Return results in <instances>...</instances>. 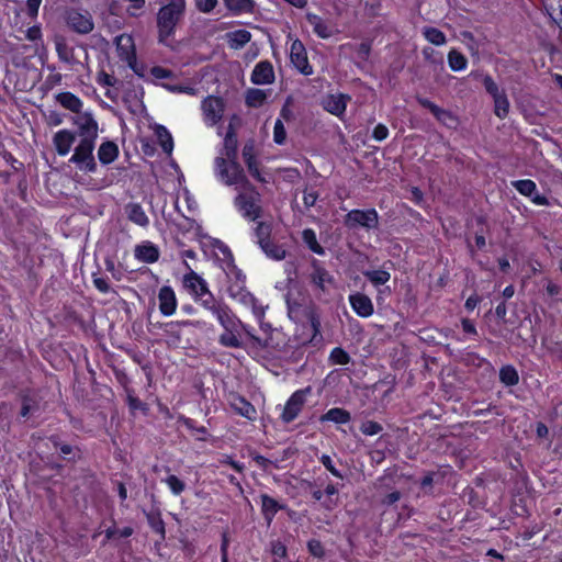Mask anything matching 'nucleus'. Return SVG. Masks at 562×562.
<instances>
[{"label":"nucleus","mask_w":562,"mask_h":562,"mask_svg":"<svg viewBox=\"0 0 562 562\" xmlns=\"http://www.w3.org/2000/svg\"><path fill=\"white\" fill-rule=\"evenodd\" d=\"M302 238L305 245L316 255H324V248L318 244L316 234L313 229L306 228L302 232Z\"/></svg>","instance_id":"nucleus-32"},{"label":"nucleus","mask_w":562,"mask_h":562,"mask_svg":"<svg viewBox=\"0 0 562 562\" xmlns=\"http://www.w3.org/2000/svg\"><path fill=\"white\" fill-rule=\"evenodd\" d=\"M182 282L184 289L194 297V300L205 296V293L209 290L205 280L192 270L183 276Z\"/></svg>","instance_id":"nucleus-13"},{"label":"nucleus","mask_w":562,"mask_h":562,"mask_svg":"<svg viewBox=\"0 0 562 562\" xmlns=\"http://www.w3.org/2000/svg\"><path fill=\"white\" fill-rule=\"evenodd\" d=\"M423 35L429 43H431L436 46H442L447 42L446 35L440 30H438L436 27H431V26L424 27Z\"/></svg>","instance_id":"nucleus-36"},{"label":"nucleus","mask_w":562,"mask_h":562,"mask_svg":"<svg viewBox=\"0 0 562 562\" xmlns=\"http://www.w3.org/2000/svg\"><path fill=\"white\" fill-rule=\"evenodd\" d=\"M158 302L162 315L170 316L175 314L177 310V297L170 286L165 285L159 290Z\"/></svg>","instance_id":"nucleus-19"},{"label":"nucleus","mask_w":562,"mask_h":562,"mask_svg":"<svg viewBox=\"0 0 562 562\" xmlns=\"http://www.w3.org/2000/svg\"><path fill=\"white\" fill-rule=\"evenodd\" d=\"M115 46L119 57L131 68H134L136 64V49L133 37L128 34H121L115 37Z\"/></svg>","instance_id":"nucleus-10"},{"label":"nucleus","mask_w":562,"mask_h":562,"mask_svg":"<svg viewBox=\"0 0 562 562\" xmlns=\"http://www.w3.org/2000/svg\"><path fill=\"white\" fill-rule=\"evenodd\" d=\"M379 215L374 209L352 210L345 218V225L349 228L363 227L372 229L378 226Z\"/></svg>","instance_id":"nucleus-6"},{"label":"nucleus","mask_w":562,"mask_h":562,"mask_svg":"<svg viewBox=\"0 0 562 562\" xmlns=\"http://www.w3.org/2000/svg\"><path fill=\"white\" fill-rule=\"evenodd\" d=\"M307 548L310 553L316 558H322L324 555L323 546L318 540H310L307 543Z\"/></svg>","instance_id":"nucleus-58"},{"label":"nucleus","mask_w":562,"mask_h":562,"mask_svg":"<svg viewBox=\"0 0 562 562\" xmlns=\"http://www.w3.org/2000/svg\"><path fill=\"white\" fill-rule=\"evenodd\" d=\"M55 100L66 110L77 114L83 108V102L74 93L65 91L55 95Z\"/></svg>","instance_id":"nucleus-23"},{"label":"nucleus","mask_w":562,"mask_h":562,"mask_svg":"<svg viewBox=\"0 0 562 562\" xmlns=\"http://www.w3.org/2000/svg\"><path fill=\"white\" fill-rule=\"evenodd\" d=\"M271 553L273 562H293L288 559L286 547L281 541H273L271 543Z\"/></svg>","instance_id":"nucleus-45"},{"label":"nucleus","mask_w":562,"mask_h":562,"mask_svg":"<svg viewBox=\"0 0 562 562\" xmlns=\"http://www.w3.org/2000/svg\"><path fill=\"white\" fill-rule=\"evenodd\" d=\"M224 3L234 14L250 12L252 10L251 0H224Z\"/></svg>","instance_id":"nucleus-37"},{"label":"nucleus","mask_w":562,"mask_h":562,"mask_svg":"<svg viewBox=\"0 0 562 562\" xmlns=\"http://www.w3.org/2000/svg\"><path fill=\"white\" fill-rule=\"evenodd\" d=\"M243 327H233V329H226L218 337V342L227 348H239L243 346L241 341Z\"/></svg>","instance_id":"nucleus-24"},{"label":"nucleus","mask_w":562,"mask_h":562,"mask_svg":"<svg viewBox=\"0 0 562 562\" xmlns=\"http://www.w3.org/2000/svg\"><path fill=\"white\" fill-rule=\"evenodd\" d=\"M306 20L312 26L313 32L321 38H329L338 32L336 25L331 21L324 20L316 14L307 13Z\"/></svg>","instance_id":"nucleus-14"},{"label":"nucleus","mask_w":562,"mask_h":562,"mask_svg":"<svg viewBox=\"0 0 562 562\" xmlns=\"http://www.w3.org/2000/svg\"><path fill=\"white\" fill-rule=\"evenodd\" d=\"M257 322L259 323L260 329L265 334V337H259V338L262 340H265V339L268 340V346H263L262 348L270 347L271 346L270 334L272 333V328H271L270 324L263 322V318H261L260 321H257Z\"/></svg>","instance_id":"nucleus-62"},{"label":"nucleus","mask_w":562,"mask_h":562,"mask_svg":"<svg viewBox=\"0 0 562 562\" xmlns=\"http://www.w3.org/2000/svg\"><path fill=\"white\" fill-rule=\"evenodd\" d=\"M243 157L244 160L248 167V170L252 177H255L258 180H262L260 178V172L258 169L257 161L255 159V156L252 154V147L251 146H245L243 149Z\"/></svg>","instance_id":"nucleus-38"},{"label":"nucleus","mask_w":562,"mask_h":562,"mask_svg":"<svg viewBox=\"0 0 562 562\" xmlns=\"http://www.w3.org/2000/svg\"><path fill=\"white\" fill-rule=\"evenodd\" d=\"M162 87L173 93H186L190 95L195 94V89L190 86L162 83Z\"/></svg>","instance_id":"nucleus-53"},{"label":"nucleus","mask_w":562,"mask_h":562,"mask_svg":"<svg viewBox=\"0 0 562 562\" xmlns=\"http://www.w3.org/2000/svg\"><path fill=\"white\" fill-rule=\"evenodd\" d=\"M150 75L155 79H166L171 77V71L164 67L156 66L150 69Z\"/></svg>","instance_id":"nucleus-61"},{"label":"nucleus","mask_w":562,"mask_h":562,"mask_svg":"<svg viewBox=\"0 0 562 562\" xmlns=\"http://www.w3.org/2000/svg\"><path fill=\"white\" fill-rule=\"evenodd\" d=\"M232 314L233 312L231 308L223 303L216 311H214V314L212 315L217 319L220 324H223Z\"/></svg>","instance_id":"nucleus-55"},{"label":"nucleus","mask_w":562,"mask_h":562,"mask_svg":"<svg viewBox=\"0 0 562 562\" xmlns=\"http://www.w3.org/2000/svg\"><path fill=\"white\" fill-rule=\"evenodd\" d=\"M67 23L74 31L81 34L90 33L94 26L90 13L78 10H71L68 12Z\"/></svg>","instance_id":"nucleus-12"},{"label":"nucleus","mask_w":562,"mask_h":562,"mask_svg":"<svg viewBox=\"0 0 562 562\" xmlns=\"http://www.w3.org/2000/svg\"><path fill=\"white\" fill-rule=\"evenodd\" d=\"M231 406L236 413L246 417L247 419L252 420L256 418L255 407L243 397L233 396L231 400Z\"/></svg>","instance_id":"nucleus-26"},{"label":"nucleus","mask_w":562,"mask_h":562,"mask_svg":"<svg viewBox=\"0 0 562 562\" xmlns=\"http://www.w3.org/2000/svg\"><path fill=\"white\" fill-rule=\"evenodd\" d=\"M494 100V113L497 117L504 119L509 112V101L506 93L493 98Z\"/></svg>","instance_id":"nucleus-42"},{"label":"nucleus","mask_w":562,"mask_h":562,"mask_svg":"<svg viewBox=\"0 0 562 562\" xmlns=\"http://www.w3.org/2000/svg\"><path fill=\"white\" fill-rule=\"evenodd\" d=\"M439 122L452 127L456 125V117L449 112L440 108V113L434 115Z\"/></svg>","instance_id":"nucleus-54"},{"label":"nucleus","mask_w":562,"mask_h":562,"mask_svg":"<svg viewBox=\"0 0 562 562\" xmlns=\"http://www.w3.org/2000/svg\"><path fill=\"white\" fill-rule=\"evenodd\" d=\"M290 59L293 66L303 75H312L313 68L308 63L307 54L304 45L299 40H295L291 44Z\"/></svg>","instance_id":"nucleus-11"},{"label":"nucleus","mask_w":562,"mask_h":562,"mask_svg":"<svg viewBox=\"0 0 562 562\" xmlns=\"http://www.w3.org/2000/svg\"><path fill=\"white\" fill-rule=\"evenodd\" d=\"M483 85L485 87V90L492 95V98L501 95L505 92L504 90H501L498 88L497 83L490 76L484 77Z\"/></svg>","instance_id":"nucleus-51"},{"label":"nucleus","mask_w":562,"mask_h":562,"mask_svg":"<svg viewBox=\"0 0 562 562\" xmlns=\"http://www.w3.org/2000/svg\"><path fill=\"white\" fill-rule=\"evenodd\" d=\"M186 0H166L157 13L158 38L162 44L175 34L176 26L186 12Z\"/></svg>","instance_id":"nucleus-2"},{"label":"nucleus","mask_w":562,"mask_h":562,"mask_svg":"<svg viewBox=\"0 0 562 562\" xmlns=\"http://www.w3.org/2000/svg\"><path fill=\"white\" fill-rule=\"evenodd\" d=\"M155 134L164 151L171 154L173 149V139L169 131L165 126L158 125L155 128Z\"/></svg>","instance_id":"nucleus-31"},{"label":"nucleus","mask_w":562,"mask_h":562,"mask_svg":"<svg viewBox=\"0 0 562 562\" xmlns=\"http://www.w3.org/2000/svg\"><path fill=\"white\" fill-rule=\"evenodd\" d=\"M267 99V94L261 89H250L246 94V102L249 106H260Z\"/></svg>","instance_id":"nucleus-44"},{"label":"nucleus","mask_w":562,"mask_h":562,"mask_svg":"<svg viewBox=\"0 0 562 562\" xmlns=\"http://www.w3.org/2000/svg\"><path fill=\"white\" fill-rule=\"evenodd\" d=\"M448 64L451 70L453 71H462L468 66V60L461 53L452 49L448 54Z\"/></svg>","instance_id":"nucleus-39"},{"label":"nucleus","mask_w":562,"mask_h":562,"mask_svg":"<svg viewBox=\"0 0 562 562\" xmlns=\"http://www.w3.org/2000/svg\"><path fill=\"white\" fill-rule=\"evenodd\" d=\"M329 360L334 364H347L350 360V357L344 349L337 347L331 350Z\"/></svg>","instance_id":"nucleus-49"},{"label":"nucleus","mask_w":562,"mask_h":562,"mask_svg":"<svg viewBox=\"0 0 562 562\" xmlns=\"http://www.w3.org/2000/svg\"><path fill=\"white\" fill-rule=\"evenodd\" d=\"M286 138L284 125L281 120H277L273 127V140L281 145Z\"/></svg>","instance_id":"nucleus-52"},{"label":"nucleus","mask_w":562,"mask_h":562,"mask_svg":"<svg viewBox=\"0 0 562 562\" xmlns=\"http://www.w3.org/2000/svg\"><path fill=\"white\" fill-rule=\"evenodd\" d=\"M94 143L95 140L91 138H80L69 161L74 162L82 171H95L97 164L93 157Z\"/></svg>","instance_id":"nucleus-5"},{"label":"nucleus","mask_w":562,"mask_h":562,"mask_svg":"<svg viewBox=\"0 0 562 562\" xmlns=\"http://www.w3.org/2000/svg\"><path fill=\"white\" fill-rule=\"evenodd\" d=\"M250 38L251 34L247 30H236L227 34L228 44L235 49L241 48Z\"/></svg>","instance_id":"nucleus-30"},{"label":"nucleus","mask_w":562,"mask_h":562,"mask_svg":"<svg viewBox=\"0 0 562 562\" xmlns=\"http://www.w3.org/2000/svg\"><path fill=\"white\" fill-rule=\"evenodd\" d=\"M71 122L79 128L81 138L97 139L99 126L90 111L81 110L72 117Z\"/></svg>","instance_id":"nucleus-8"},{"label":"nucleus","mask_w":562,"mask_h":562,"mask_svg":"<svg viewBox=\"0 0 562 562\" xmlns=\"http://www.w3.org/2000/svg\"><path fill=\"white\" fill-rule=\"evenodd\" d=\"M513 187L522 195L529 198L536 205H547L548 200L546 196L539 194L537 186L532 180H517L514 181Z\"/></svg>","instance_id":"nucleus-15"},{"label":"nucleus","mask_w":562,"mask_h":562,"mask_svg":"<svg viewBox=\"0 0 562 562\" xmlns=\"http://www.w3.org/2000/svg\"><path fill=\"white\" fill-rule=\"evenodd\" d=\"M349 303L353 312L360 317H370L374 312L371 299L362 293L358 292L349 295Z\"/></svg>","instance_id":"nucleus-17"},{"label":"nucleus","mask_w":562,"mask_h":562,"mask_svg":"<svg viewBox=\"0 0 562 562\" xmlns=\"http://www.w3.org/2000/svg\"><path fill=\"white\" fill-rule=\"evenodd\" d=\"M215 176L226 186H235L236 189L244 187L245 182H248L243 168L236 162V158L216 157Z\"/></svg>","instance_id":"nucleus-4"},{"label":"nucleus","mask_w":562,"mask_h":562,"mask_svg":"<svg viewBox=\"0 0 562 562\" xmlns=\"http://www.w3.org/2000/svg\"><path fill=\"white\" fill-rule=\"evenodd\" d=\"M363 274L375 286L385 284L391 278V274L387 271L381 269L368 270L364 271Z\"/></svg>","instance_id":"nucleus-41"},{"label":"nucleus","mask_w":562,"mask_h":562,"mask_svg":"<svg viewBox=\"0 0 562 562\" xmlns=\"http://www.w3.org/2000/svg\"><path fill=\"white\" fill-rule=\"evenodd\" d=\"M389 135V130L383 124H378L373 130V138L378 142L384 140Z\"/></svg>","instance_id":"nucleus-60"},{"label":"nucleus","mask_w":562,"mask_h":562,"mask_svg":"<svg viewBox=\"0 0 562 562\" xmlns=\"http://www.w3.org/2000/svg\"><path fill=\"white\" fill-rule=\"evenodd\" d=\"M203 122L206 126H215L223 117L225 103L221 98L206 97L201 103Z\"/></svg>","instance_id":"nucleus-7"},{"label":"nucleus","mask_w":562,"mask_h":562,"mask_svg":"<svg viewBox=\"0 0 562 562\" xmlns=\"http://www.w3.org/2000/svg\"><path fill=\"white\" fill-rule=\"evenodd\" d=\"M274 80V70L269 61L258 63L251 74V82L255 85H269Z\"/></svg>","instance_id":"nucleus-20"},{"label":"nucleus","mask_w":562,"mask_h":562,"mask_svg":"<svg viewBox=\"0 0 562 562\" xmlns=\"http://www.w3.org/2000/svg\"><path fill=\"white\" fill-rule=\"evenodd\" d=\"M261 508H262L265 518L268 520V522H270L280 507H279V504L277 503V501H274L272 497H270L268 495H262L261 496Z\"/></svg>","instance_id":"nucleus-35"},{"label":"nucleus","mask_w":562,"mask_h":562,"mask_svg":"<svg viewBox=\"0 0 562 562\" xmlns=\"http://www.w3.org/2000/svg\"><path fill=\"white\" fill-rule=\"evenodd\" d=\"M547 13L562 29V0H541Z\"/></svg>","instance_id":"nucleus-29"},{"label":"nucleus","mask_w":562,"mask_h":562,"mask_svg":"<svg viewBox=\"0 0 562 562\" xmlns=\"http://www.w3.org/2000/svg\"><path fill=\"white\" fill-rule=\"evenodd\" d=\"M360 430L367 436H374L382 430V426L373 420H366L361 424Z\"/></svg>","instance_id":"nucleus-50"},{"label":"nucleus","mask_w":562,"mask_h":562,"mask_svg":"<svg viewBox=\"0 0 562 562\" xmlns=\"http://www.w3.org/2000/svg\"><path fill=\"white\" fill-rule=\"evenodd\" d=\"M126 214L130 221L139 225L147 226L149 223L148 216L139 204L131 203L126 206Z\"/></svg>","instance_id":"nucleus-28"},{"label":"nucleus","mask_w":562,"mask_h":562,"mask_svg":"<svg viewBox=\"0 0 562 562\" xmlns=\"http://www.w3.org/2000/svg\"><path fill=\"white\" fill-rule=\"evenodd\" d=\"M225 273L231 280H235L226 289L229 297L246 308H250L254 317L257 321L263 318L268 306L259 302L257 297H255L249 291L245 289L244 283L246 277L241 273V271L233 266L229 268V271L225 270Z\"/></svg>","instance_id":"nucleus-1"},{"label":"nucleus","mask_w":562,"mask_h":562,"mask_svg":"<svg viewBox=\"0 0 562 562\" xmlns=\"http://www.w3.org/2000/svg\"><path fill=\"white\" fill-rule=\"evenodd\" d=\"M221 326L223 327L224 330L229 329V328L233 329V327H243V330L248 336V338L251 340L254 346H257V347L268 346L267 339L262 340V339L258 338L257 336H255L252 333V329L249 326L243 324L241 321L234 313L228 318H226V321L223 324H221Z\"/></svg>","instance_id":"nucleus-21"},{"label":"nucleus","mask_w":562,"mask_h":562,"mask_svg":"<svg viewBox=\"0 0 562 562\" xmlns=\"http://www.w3.org/2000/svg\"><path fill=\"white\" fill-rule=\"evenodd\" d=\"M117 155L119 148L113 142H104L98 149V158L104 165L113 162Z\"/></svg>","instance_id":"nucleus-27"},{"label":"nucleus","mask_w":562,"mask_h":562,"mask_svg":"<svg viewBox=\"0 0 562 562\" xmlns=\"http://www.w3.org/2000/svg\"><path fill=\"white\" fill-rule=\"evenodd\" d=\"M323 465L336 477L342 479V474L334 467L333 460L329 456L324 454L321 458Z\"/></svg>","instance_id":"nucleus-59"},{"label":"nucleus","mask_w":562,"mask_h":562,"mask_svg":"<svg viewBox=\"0 0 562 562\" xmlns=\"http://www.w3.org/2000/svg\"><path fill=\"white\" fill-rule=\"evenodd\" d=\"M195 301L200 302L205 310L211 312V314H214V311L223 304L216 301L209 290L206 291L205 296H202V299H195Z\"/></svg>","instance_id":"nucleus-48"},{"label":"nucleus","mask_w":562,"mask_h":562,"mask_svg":"<svg viewBox=\"0 0 562 562\" xmlns=\"http://www.w3.org/2000/svg\"><path fill=\"white\" fill-rule=\"evenodd\" d=\"M238 194L234 200V205L238 213L246 220L256 221L261 214L260 194L249 182L238 188Z\"/></svg>","instance_id":"nucleus-3"},{"label":"nucleus","mask_w":562,"mask_h":562,"mask_svg":"<svg viewBox=\"0 0 562 562\" xmlns=\"http://www.w3.org/2000/svg\"><path fill=\"white\" fill-rule=\"evenodd\" d=\"M195 5L199 11L210 13L217 5V0H195Z\"/></svg>","instance_id":"nucleus-57"},{"label":"nucleus","mask_w":562,"mask_h":562,"mask_svg":"<svg viewBox=\"0 0 562 562\" xmlns=\"http://www.w3.org/2000/svg\"><path fill=\"white\" fill-rule=\"evenodd\" d=\"M41 3H42V0H27L26 1L27 12L31 16L34 18L37 15Z\"/></svg>","instance_id":"nucleus-64"},{"label":"nucleus","mask_w":562,"mask_h":562,"mask_svg":"<svg viewBox=\"0 0 562 562\" xmlns=\"http://www.w3.org/2000/svg\"><path fill=\"white\" fill-rule=\"evenodd\" d=\"M135 258L142 262L153 263L159 258L158 248L150 241L137 245L134 250Z\"/></svg>","instance_id":"nucleus-22"},{"label":"nucleus","mask_w":562,"mask_h":562,"mask_svg":"<svg viewBox=\"0 0 562 562\" xmlns=\"http://www.w3.org/2000/svg\"><path fill=\"white\" fill-rule=\"evenodd\" d=\"M312 281L315 285L325 290L327 284L331 283L333 279L324 268L315 266L312 272Z\"/></svg>","instance_id":"nucleus-34"},{"label":"nucleus","mask_w":562,"mask_h":562,"mask_svg":"<svg viewBox=\"0 0 562 562\" xmlns=\"http://www.w3.org/2000/svg\"><path fill=\"white\" fill-rule=\"evenodd\" d=\"M93 284L94 286L101 292V293H109L110 292V285L106 281V279L102 277H93Z\"/></svg>","instance_id":"nucleus-63"},{"label":"nucleus","mask_w":562,"mask_h":562,"mask_svg":"<svg viewBox=\"0 0 562 562\" xmlns=\"http://www.w3.org/2000/svg\"><path fill=\"white\" fill-rule=\"evenodd\" d=\"M162 482L169 487L171 493L176 496L180 495L186 488L184 482L173 474L167 476Z\"/></svg>","instance_id":"nucleus-47"},{"label":"nucleus","mask_w":562,"mask_h":562,"mask_svg":"<svg viewBox=\"0 0 562 562\" xmlns=\"http://www.w3.org/2000/svg\"><path fill=\"white\" fill-rule=\"evenodd\" d=\"M322 420L333 422L336 424H346L350 420V414L342 408H330L325 415L322 416Z\"/></svg>","instance_id":"nucleus-33"},{"label":"nucleus","mask_w":562,"mask_h":562,"mask_svg":"<svg viewBox=\"0 0 562 562\" xmlns=\"http://www.w3.org/2000/svg\"><path fill=\"white\" fill-rule=\"evenodd\" d=\"M308 393L310 389L307 387L305 390L296 391L291 395V397L285 403L281 414V418L284 423H290L299 416L305 404Z\"/></svg>","instance_id":"nucleus-9"},{"label":"nucleus","mask_w":562,"mask_h":562,"mask_svg":"<svg viewBox=\"0 0 562 562\" xmlns=\"http://www.w3.org/2000/svg\"><path fill=\"white\" fill-rule=\"evenodd\" d=\"M350 97L344 93L329 94L324 98V109L333 115L340 116L345 113Z\"/></svg>","instance_id":"nucleus-18"},{"label":"nucleus","mask_w":562,"mask_h":562,"mask_svg":"<svg viewBox=\"0 0 562 562\" xmlns=\"http://www.w3.org/2000/svg\"><path fill=\"white\" fill-rule=\"evenodd\" d=\"M237 155V138L232 124H229L228 131L225 134L223 148L220 151V156L225 158H236Z\"/></svg>","instance_id":"nucleus-25"},{"label":"nucleus","mask_w":562,"mask_h":562,"mask_svg":"<svg viewBox=\"0 0 562 562\" xmlns=\"http://www.w3.org/2000/svg\"><path fill=\"white\" fill-rule=\"evenodd\" d=\"M260 248L267 255V257L273 260H282L285 258V249L282 246L273 244L271 240L263 243Z\"/></svg>","instance_id":"nucleus-40"},{"label":"nucleus","mask_w":562,"mask_h":562,"mask_svg":"<svg viewBox=\"0 0 562 562\" xmlns=\"http://www.w3.org/2000/svg\"><path fill=\"white\" fill-rule=\"evenodd\" d=\"M337 493H338V488L335 485L328 484L326 486L324 494H326L327 499H325L324 505L327 508H331V507L336 506V501H334L331 497L334 495H336Z\"/></svg>","instance_id":"nucleus-56"},{"label":"nucleus","mask_w":562,"mask_h":562,"mask_svg":"<svg viewBox=\"0 0 562 562\" xmlns=\"http://www.w3.org/2000/svg\"><path fill=\"white\" fill-rule=\"evenodd\" d=\"M271 227L269 224L259 222L255 229L256 241L259 246L270 241Z\"/></svg>","instance_id":"nucleus-46"},{"label":"nucleus","mask_w":562,"mask_h":562,"mask_svg":"<svg viewBox=\"0 0 562 562\" xmlns=\"http://www.w3.org/2000/svg\"><path fill=\"white\" fill-rule=\"evenodd\" d=\"M499 379L504 384L509 386L517 384L519 381L518 373L512 366H506L501 369Z\"/></svg>","instance_id":"nucleus-43"},{"label":"nucleus","mask_w":562,"mask_h":562,"mask_svg":"<svg viewBox=\"0 0 562 562\" xmlns=\"http://www.w3.org/2000/svg\"><path fill=\"white\" fill-rule=\"evenodd\" d=\"M75 140L76 134L67 128L56 132L53 137V144L59 156L68 155L71 150Z\"/></svg>","instance_id":"nucleus-16"}]
</instances>
